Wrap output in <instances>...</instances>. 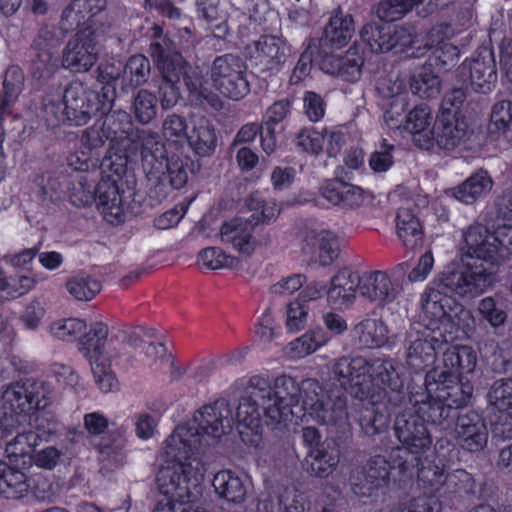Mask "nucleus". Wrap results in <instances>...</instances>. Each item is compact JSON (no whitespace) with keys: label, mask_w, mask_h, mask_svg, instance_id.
<instances>
[{"label":"nucleus","mask_w":512,"mask_h":512,"mask_svg":"<svg viewBox=\"0 0 512 512\" xmlns=\"http://www.w3.org/2000/svg\"><path fill=\"white\" fill-rule=\"evenodd\" d=\"M231 411L225 402L205 405L194 413L193 419L177 426L163 442L159 453L164 462L160 469H171L175 480L198 486L207 471L201 454L210 441L219 439L232 427Z\"/></svg>","instance_id":"1"},{"label":"nucleus","mask_w":512,"mask_h":512,"mask_svg":"<svg viewBox=\"0 0 512 512\" xmlns=\"http://www.w3.org/2000/svg\"><path fill=\"white\" fill-rule=\"evenodd\" d=\"M398 369L391 362H383L378 365L377 374L374 376L369 373L370 366L360 355H344L334 366V374L343 389L357 398L370 400L372 409H366L369 415L360 419L362 431L367 436L380 434L389 427L392 404L389 391L395 394V405L401 399L404 386Z\"/></svg>","instance_id":"2"},{"label":"nucleus","mask_w":512,"mask_h":512,"mask_svg":"<svg viewBox=\"0 0 512 512\" xmlns=\"http://www.w3.org/2000/svg\"><path fill=\"white\" fill-rule=\"evenodd\" d=\"M100 123L109 141L119 149L128 151L139 139L143 171L150 182L152 191L161 197L168 194L167 187L182 188L188 180L184 162L178 156L168 157L165 144L157 133L134 129L131 116L122 110L106 111Z\"/></svg>","instance_id":"3"},{"label":"nucleus","mask_w":512,"mask_h":512,"mask_svg":"<svg viewBox=\"0 0 512 512\" xmlns=\"http://www.w3.org/2000/svg\"><path fill=\"white\" fill-rule=\"evenodd\" d=\"M444 367H435L426 374L425 386L429 403L424 404L426 420L436 425L451 417L453 408L468 403L473 385L468 375L475 370L476 354H441Z\"/></svg>","instance_id":"4"},{"label":"nucleus","mask_w":512,"mask_h":512,"mask_svg":"<svg viewBox=\"0 0 512 512\" xmlns=\"http://www.w3.org/2000/svg\"><path fill=\"white\" fill-rule=\"evenodd\" d=\"M271 396L291 406L301 402L306 422L312 419L318 424L338 427L348 423L346 402L340 397L332 401L317 380L306 379L299 385L292 377L280 376L275 380Z\"/></svg>","instance_id":"5"},{"label":"nucleus","mask_w":512,"mask_h":512,"mask_svg":"<svg viewBox=\"0 0 512 512\" xmlns=\"http://www.w3.org/2000/svg\"><path fill=\"white\" fill-rule=\"evenodd\" d=\"M467 256L470 258L462 268L444 271L440 275V285L459 297L474 298L484 293L495 281V266L500 261H490L470 247L464 234Z\"/></svg>","instance_id":"6"},{"label":"nucleus","mask_w":512,"mask_h":512,"mask_svg":"<svg viewBox=\"0 0 512 512\" xmlns=\"http://www.w3.org/2000/svg\"><path fill=\"white\" fill-rule=\"evenodd\" d=\"M447 287L440 285V276L433 281L421 296V306L424 313V321H427L432 329L441 331V327L456 326L466 328L471 320V312L465 309L452 296Z\"/></svg>","instance_id":"7"},{"label":"nucleus","mask_w":512,"mask_h":512,"mask_svg":"<svg viewBox=\"0 0 512 512\" xmlns=\"http://www.w3.org/2000/svg\"><path fill=\"white\" fill-rule=\"evenodd\" d=\"M109 92V87H101L97 91L89 89L82 82H71L63 94L69 122L76 126L85 125L92 117L110 110L112 97Z\"/></svg>","instance_id":"8"},{"label":"nucleus","mask_w":512,"mask_h":512,"mask_svg":"<svg viewBox=\"0 0 512 512\" xmlns=\"http://www.w3.org/2000/svg\"><path fill=\"white\" fill-rule=\"evenodd\" d=\"M102 33L96 19L90 18L65 45L62 53L63 67L75 73L89 71L98 60Z\"/></svg>","instance_id":"9"},{"label":"nucleus","mask_w":512,"mask_h":512,"mask_svg":"<svg viewBox=\"0 0 512 512\" xmlns=\"http://www.w3.org/2000/svg\"><path fill=\"white\" fill-rule=\"evenodd\" d=\"M209 75L214 88L232 100H240L250 91L247 65L239 55L217 56L209 68Z\"/></svg>","instance_id":"10"},{"label":"nucleus","mask_w":512,"mask_h":512,"mask_svg":"<svg viewBox=\"0 0 512 512\" xmlns=\"http://www.w3.org/2000/svg\"><path fill=\"white\" fill-rule=\"evenodd\" d=\"M251 65L261 73L282 69L292 53L288 41L281 35H262L246 48Z\"/></svg>","instance_id":"11"},{"label":"nucleus","mask_w":512,"mask_h":512,"mask_svg":"<svg viewBox=\"0 0 512 512\" xmlns=\"http://www.w3.org/2000/svg\"><path fill=\"white\" fill-rule=\"evenodd\" d=\"M152 41L157 47H163L165 52L163 53L164 59H167L168 64L177 59L179 62V72L175 71L178 76V81L182 79L188 91L198 97H203L207 102L217 107L220 103L219 98L215 94L208 93L206 89L202 87V76L196 67L191 66L186 62L182 54L176 50L173 41L166 35L162 34V29L159 26L153 27V39Z\"/></svg>","instance_id":"12"},{"label":"nucleus","mask_w":512,"mask_h":512,"mask_svg":"<svg viewBox=\"0 0 512 512\" xmlns=\"http://www.w3.org/2000/svg\"><path fill=\"white\" fill-rule=\"evenodd\" d=\"M466 241L482 257L490 261H500L512 256V227H503L491 233L481 224L470 225L466 231Z\"/></svg>","instance_id":"13"},{"label":"nucleus","mask_w":512,"mask_h":512,"mask_svg":"<svg viewBox=\"0 0 512 512\" xmlns=\"http://www.w3.org/2000/svg\"><path fill=\"white\" fill-rule=\"evenodd\" d=\"M174 473L171 469H159L156 480L163 498L153 512H204L194 505L191 484L176 481Z\"/></svg>","instance_id":"14"},{"label":"nucleus","mask_w":512,"mask_h":512,"mask_svg":"<svg viewBox=\"0 0 512 512\" xmlns=\"http://www.w3.org/2000/svg\"><path fill=\"white\" fill-rule=\"evenodd\" d=\"M392 466L381 455L372 457L364 466L352 470L350 485L355 495L370 497L389 483Z\"/></svg>","instance_id":"15"},{"label":"nucleus","mask_w":512,"mask_h":512,"mask_svg":"<svg viewBox=\"0 0 512 512\" xmlns=\"http://www.w3.org/2000/svg\"><path fill=\"white\" fill-rule=\"evenodd\" d=\"M149 55L152 58L155 66L157 67L161 79L158 84V94L161 106L163 109H169L175 106L180 97V88L178 86V76L175 71H180L179 62L177 59L168 64L167 59H164L163 47H157L153 41L149 45Z\"/></svg>","instance_id":"16"},{"label":"nucleus","mask_w":512,"mask_h":512,"mask_svg":"<svg viewBox=\"0 0 512 512\" xmlns=\"http://www.w3.org/2000/svg\"><path fill=\"white\" fill-rule=\"evenodd\" d=\"M255 224L252 220L235 218L226 221L220 228V240L224 244H229L240 254L250 256L258 243L269 244L272 240L270 232H267L259 241L253 236Z\"/></svg>","instance_id":"17"},{"label":"nucleus","mask_w":512,"mask_h":512,"mask_svg":"<svg viewBox=\"0 0 512 512\" xmlns=\"http://www.w3.org/2000/svg\"><path fill=\"white\" fill-rule=\"evenodd\" d=\"M454 434L457 445L472 453L483 450L488 443L485 420L475 411L458 415Z\"/></svg>","instance_id":"18"},{"label":"nucleus","mask_w":512,"mask_h":512,"mask_svg":"<svg viewBox=\"0 0 512 512\" xmlns=\"http://www.w3.org/2000/svg\"><path fill=\"white\" fill-rule=\"evenodd\" d=\"M462 77H469L470 84L477 92H490L497 81L496 65L493 53L487 49L479 52L470 60H465L459 67Z\"/></svg>","instance_id":"19"},{"label":"nucleus","mask_w":512,"mask_h":512,"mask_svg":"<svg viewBox=\"0 0 512 512\" xmlns=\"http://www.w3.org/2000/svg\"><path fill=\"white\" fill-rule=\"evenodd\" d=\"M119 180V175L103 174L96 186L95 201L98 209L104 219L111 224L124 221V205Z\"/></svg>","instance_id":"20"},{"label":"nucleus","mask_w":512,"mask_h":512,"mask_svg":"<svg viewBox=\"0 0 512 512\" xmlns=\"http://www.w3.org/2000/svg\"><path fill=\"white\" fill-rule=\"evenodd\" d=\"M395 434L403 447L412 454H421L430 449L432 437L418 416H399L395 421Z\"/></svg>","instance_id":"21"},{"label":"nucleus","mask_w":512,"mask_h":512,"mask_svg":"<svg viewBox=\"0 0 512 512\" xmlns=\"http://www.w3.org/2000/svg\"><path fill=\"white\" fill-rule=\"evenodd\" d=\"M364 58L359 49L350 47L344 55L324 54L319 60V68L326 74L355 82L361 77Z\"/></svg>","instance_id":"22"},{"label":"nucleus","mask_w":512,"mask_h":512,"mask_svg":"<svg viewBox=\"0 0 512 512\" xmlns=\"http://www.w3.org/2000/svg\"><path fill=\"white\" fill-rule=\"evenodd\" d=\"M360 274L345 267L338 271L330 281L327 290V303L336 309L350 308L360 292Z\"/></svg>","instance_id":"23"},{"label":"nucleus","mask_w":512,"mask_h":512,"mask_svg":"<svg viewBox=\"0 0 512 512\" xmlns=\"http://www.w3.org/2000/svg\"><path fill=\"white\" fill-rule=\"evenodd\" d=\"M235 421L241 440L248 446L257 447L262 440V424L256 400L251 396L242 397L236 409Z\"/></svg>","instance_id":"24"},{"label":"nucleus","mask_w":512,"mask_h":512,"mask_svg":"<svg viewBox=\"0 0 512 512\" xmlns=\"http://www.w3.org/2000/svg\"><path fill=\"white\" fill-rule=\"evenodd\" d=\"M360 295L369 301L391 303L400 295L401 288L384 271H369L360 275Z\"/></svg>","instance_id":"25"},{"label":"nucleus","mask_w":512,"mask_h":512,"mask_svg":"<svg viewBox=\"0 0 512 512\" xmlns=\"http://www.w3.org/2000/svg\"><path fill=\"white\" fill-rule=\"evenodd\" d=\"M352 338L357 349H393L388 329L383 321L366 318L352 329Z\"/></svg>","instance_id":"26"},{"label":"nucleus","mask_w":512,"mask_h":512,"mask_svg":"<svg viewBox=\"0 0 512 512\" xmlns=\"http://www.w3.org/2000/svg\"><path fill=\"white\" fill-rule=\"evenodd\" d=\"M432 133L431 145L435 142L438 147L451 150L465 139L467 125L453 113H441L437 118Z\"/></svg>","instance_id":"27"},{"label":"nucleus","mask_w":512,"mask_h":512,"mask_svg":"<svg viewBox=\"0 0 512 512\" xmlns=\"http://www.w3.org/2000/svg\"><path fill=\"white\" fill-rule=\"evenodd\" d=\"M355 33L352 15L334 10L326 23L320 39L321 46L340 49L346 46Z\"/></svg>","instance_id":"28"},{"label":"nucleus","mask_w":512,"mask_h":512,"mask_svg":"<svg viewBox=\"0 0 512 512\" xmlns=\"http://www.w3.org/2000/svg\"><path fill=\"white\" fill-rule=\"evenodd\" d=\"M303 251L312 252L317 247V261L321 266L331 265L337 259L340 251L338 237L328 230H307L303 236Z\"/></svg>","instance_id":"29"},{"label":"nucleus","mask_w":512,"mask_h":512,"mask_svg":"<svg viewBox=\"0 0 512 512\" xmlns=\"http://www.w3.org/2000/svg\"><path fill=\"white\" fill-rule=\"evenodd\" d=\"M442 332L428 323L413 324L405 338V349L407 352H448L447 343L440 340Z\"/></svg>","instance_id":"30"},{"label":"nucleus","mask_w":512,"mask_h":512,"mask_svg":"<svg viewBox=\"0 0 512 512\" xmlns=\"http://www.w3.org/2000/svg\"><path fill=\"white\" fill-rule=\"evenodd\" d=\"M191 129L186 141L192 150L199 156L211 155L217 146V137L212 122L200 114L190 117Z\"/></svg>","instance_id":"31"},{"label":"nucleus","mask_w":512,"mask_h":512,"mask_svg":"<svg viewBox=\"0 0 512 512\" xmlns=\"http://www.w3.org/2000/svg\"><path fill=\"white\" fill-rule=\"evenodd\" d=\"M340 461L339 447L330 442H323L322 446L309 449L305 458L307 471L320 478L329 476Z\"/></svg>","instance_id":"32"},{"label":"nucleus","mask_w":512,"mask_h":512,"mask_svg":"<svg viewBox=\"0 0 512 512\" xmlns=\"http://www.w3.org/2000/svg\"><path fill=\"white\" fill-rule=\"evenodd\" d=\"M396 232L405 247L415 249L422 246L424 240L423 228L410 204L398 209Z\"/></svg>","instance_id":"33"},{"label":"nucleus","mask_w":512,"mask_h":512,"mask_svg":"<svg viewBox=\"0 0 512 512\" xmlns=\"http://www.w3.org/2000/svg\"><path fill=\"white\" fill-rule=\"evenodd\" d=\"M449 473L442 462L424 461L419 463L416 484L424 494L437 496L448 484Z\"/></svg>","instance_id":"34"},{"label":"nucleus","mask_w":512,"mask_h":512,"mask_svg":"<svg viewBox=\"0 0 512 512\" xmlns=\"http://www.w3.org/2000/svg\"><path fill=\"white\" fill-rule=\"evenodd\" d=\"M432 120L431 110L426 104L416 106L406 116L404 128L413 134L414 142L422 148L431 146Z\"/></svg>","instance_id":"35"},{"label":"nucleus","mask_w":512,"mask_h":512,"mask_svg":"<svg viewBox=\"0 0 512 512\" xmlns=\"http://www.w3.org/2000/svg\"><path fill=\"white\" fill-rule=\"evenodd\" d=\"M493 181L486 171L480 170L453 189V196L465 204H473L492 189Z\"/></svg>","instance_id":"36"},{"label":"nucleus","mask_w":512,"mask_h":512,"mask_svg":"<svg viewBox=\"0 0 512 512\" xmlns=\"http://www.w3.org/2000/svg\"><path fill=\"white\" fill-rule=\"evenodd\" d=\"M28 396L26 381L12 383L3 392L2 399L4 405L8 406L10 411L5 412L3 416H0V421L5 423L6 417L12 418L13 426L10 428L11 432L18 423L15 416L31 412Z\"/></svg>","instance_id":"37"},{"label":"nucleus","mask_w":512,"mask_h":512,"mask_svg":"<svg viewBox=\"0 0 512 512\" xmlns=\"http://www.w3.org/2000/svg\"><path fill=\"white\" fill-rule=\"evenodd\" d=\"M122 334V341L127 343L132 349H140L142 351L159 350L164 352H171L178 349L175 343L164 334L156 333L154 331L145 332L143 337H140L136 330L127 331L120 330Z\"/></svg>","instance_id":"38"},{"label":"nucleus","mask_w":512,"mask_h":512,"mask_svg":"<svg viewBox=\"0 0 512 512\" xmlns=\"http://www.w3.org/2000/svg\"><path fill=\"white\" fill-rule=\"evenodd\" d=\"M360 37L373 53H385L395 48L392 27L388 24L367 23L360 30Z\"/></svg>","instance_id":"39"},{"label":"nucleus","mask_w":512,"mask_h":512,"mask_svg":"<svg viewBox=\"0 0 512 512\" xmlns=\"http://www.w3.org/2000/svg\"><path fill=\"white\" fill-rule=\"evenodd\" d=\"M432 62L425 64L410 78V89L421 98H433L440 92L441 81L432 69Z\"/></svg>","instance_id":"40"},{"label":"nucleus","mask_w":512,"mask_h":512,"mask_svg":"<svg viewBox=\"0 0 512 512\" xmlns=\"http://www.w3.org/2000/svg\"><path fill=\"white\" fill-rule=\"evenodd\" d=\"M216 493L230 502H241L246 494L241 479L229 470L218 472L213 479Z\"/></svg>","instance_id":"41"},{"label":"nucleus","mask_w":512,"mask_h":512,"mask_svg":"<svg viewBox=\"0 0 512 512\" xmlns=\"http://www.w3.org/2000/svg\"><path fill=\"white\" fill-rule=\"evenodd\" d=\"M41 441L42 434L37 431L19 433L6 444L5 455L11 464H18L19 460L30 455Z\"/></svg>","instance_id":"42"},{"label":"nucleus","mask_w":512,"mask_h":512,"mask_svg":"<svg viewBox=\"0 0 512 512\" xmlns=\"http://www.w3.org/2000/svg\"><path fill=\"white\" fill-rule=\"evenodd\" d=\"M89 362L95 382L104 393L118 389V381L111 370V361L108 354H89Z\"/></svg>","instance_id":"43"},{"label":"nucleus","mask_w":512,"mask_h":512,"mask_svg":"<svg viewBox=\"0 0 512 512\" xmlns=\"http://www.w3.org/2000/svg\"><path fill=\"white\" fill-rule=\"evenodd\" d=\"M101 282L86 273L70 277L66 282L69 294L78 301H90L101 291Z\"/></svg>","instance_id":"44"},{"label":"nucleus","mask_w":512,"mask_h":512,"mask_svg":"<svg viewBox=\"0 0 512 512\" xmlns=\"http://www.w3.org/2000/svg\"><path fill=\"white\" fill-rule=\"evenodd\" d=\"M151 74V64L142 54L131 56L123 68V82L137 88L147 82Z\"/></svg>","instance_id":"45"},{"label":"nucleus","mask_w":512,"mask_h":512,"mask_svg":"<svg viewBox=\"0 0 512 512\" xmlns=\"http://www.w3.org/2000/svg\"><path fill=\"white\" fill-rule=\"evenodd\" d=\"M108 325L101 321L90 324L89 330L79 338V349L85 352H101L105 349L108 341Z\"/></svg>","instance_id":"46"},{"label":"nucleus","mask_w":512,"mask_h":512,"mask_svg":"<svg viewBox=\"0 0 512 512\" xmlns=\"http://www.w3.org/2000/svg\"><path fill=\"white\" fill-rule=\"evenodd\" d=\"M246 206L250 211L259 213V215L253 214L252 221L255 227L258 223H269L276 219L280 213V208L274 201H267L264 199L261 193L254 192L249 195L246 199Z\"/></svg>","instance_id":"47"},{"label":"nucleus","mask_w":512,"mask_h":512,"mask_svg":"<svg viewBox=\"0 0 512 512\" xmlns=\"http://www.w3.org/2000/svg\"><path fill=\"white\" fill-rule=\"evenodd\" d=\"M87 329V324L79 318H66L54 321L49 328L50 334L59 340L73 342L79 340Z\"/></svg>","instance_id":"48"},{"label":"nucleus","mask_w":512,"mask_h":512,"mask_svg":"<svg viewBox=\"0 0 512 512\" xmlns=\"http://www.w3.org/2000/svg\"><path fill=\"white\" fill-rule=\"evenodd\" d=\"M29 485L23 472L10 468L0 479V493L7 499H20L28 492Z\"/></svg>","instance_id":"49"},{"label":"nucleus","mask_w":512,"mask_h":512,"mask_svg":"<svg viewBox=\"0 0 512 512\" xmlns=\"http://www.w3.org/2000/svg\"><path fill=\"white\" fill-rule=\"evenodd\" d=\"M25 381L31 411L43 410L48 407L53 398L51 385L45 381L32 378L26 379Z\"/></svg>","instance_id":"50"},{"label":"nucleus","mask_w":512,"mask_h":512,"mask_svg":"<svg viewBox=\"0 0 512 512\" xmlns=\"http://www.w3.org/2000/svg\"><path fill=\"white\" fill-rule=\"evenodd\" d=\"M264 412L266 423L273 426L286 425L293 416L290 403L271 396L270 391H267V404L264 406Z\"/></svg>","instance_id":"51"},{"label":"nucleus","mask_w":512,"mask_h":512,"mask_svg":"<svg viewBox=\"0 0 512 512\" xmlns=\"http://www.w3.org/2000/svg\"><path fill=\"white\" fill-rule=\"evenodd\" d=\"M329 339L322 329L310 330L289 343L290 352H315Z\"/></svg>","instance_id":"52"},{"label":"nucleus","mask_w":512,"mask_h":512,"mask_svg":"<svg viewBox=\"0 0 512 512\" xmlns=\"http://www.w3.org/2000/svg\"><path fill=\"white\" fill-rule=\"evenodd\" d=\"M199 262L208 269L217 270L222 268H234L238 265L237 258L226 255L218 247H207L198 255Z\"/></svg>","instance_id":"53"},{"label":"nucleus","mask_w":512,"mask_h":512,"mask_svg":"<svg viewBox=\"0 0 512 512\" xmlns=\"http://www.w3.org/2000/svg\"><path fill=\"white\" fill-rule=\"evenodd\" d=\"M488 402L499 410L512 408V378L495 381L488 394Z\"/></svg>","instance_id":"54"},{"label":"nucleus","mask_w":512,"mask_h":512,"mask_svg":"<svg viewBox=\"0 0 512 512\" xmlns=\"http://www.w3.org/2000/svg\"><path fill=\"white\" fill-rule=\"evenodd\" d=\"M133 108L135 117L139 122L149 123L157 112L154 94L146 89L139 90L134 98Z\"/></svg>","instance_id":"55"},{"label":"nucleus","mask_w":512,"mask_h":512,"mask_svg":"<svg viewBox=\"0 0 512 512\" xmlns=\"http://www.w3.org/2000/svg\"><path fill=\"white\" fill-rule=\"evenodd\" d=\"M162 128L163 134L168 140L181 143L188 137L189 126L184 116L175 113L167 115Z\"/></svg>","instance_id":"56"},{"label":"nucleus","mask_w":512,"mask_h":512,"mask_svg":"<svg viewBox=\"0 0 512 512\" xmlns=\"http://www.w3.org/2000/svg\"><path fill=\"white\" fill-rule=\"evenodd\" d=\"M490 121L491 128L503 135L512 131V102L507 100L497 102L492 108Z\"/></svg>","instance_id":"57"},{"label":"nucleus","mask_w":512,"mask_h":512,"mask_svg":"<svg viewBox=\"0 0 512 512\" xmlns=\"http://www.w3.org/2000/svg\"><path fill=\"white\" fill-rule=\"evenodd\" d=\"M109 140L99 122L86 128L80 137V145L85 151L90 152L95 158H99V150Z\"/></svg>","instance_id":"58"},{"label":"nucleus","mask_w":512,"mask_h":512,"mask_svg":"<svg viewBox=\"0 0 512 512\" xmlns=\"http://www.w3.org/2000/svg\"><path fill=\"white\" fill-rule=\"evenodd\" d=\"M96 186L94 181H89L87 176H80L71 189V202L78 207L87 206L95 201Z\"/></svg>","instance_id":"59"},{"label":"nucleus","mask_w":512,"mask_h":512,"mask_svg":"<svg viewBox=\"0 0 512 512\" xmlns=\"http://www.w3.org/2000/svg\"><path fill=\"white\" fill-rule=\"evenodd\" d=\"M376 89L385 102L402 98L407 99L406 84L398 77L386 76L377 81Z\"/></svg>","instance_id":"60"},{"label":"nucleus","mask_w":512,"mask_h":512,"mask_svg":"<svg viewBox=\"0 0 512 512\" xmlns=\"http://www.w3.org/2000/svg\"><path fill=\"white\" fill-rule=\"evenodd\" d=\"M36 56L31 62V73L34 78L47 79L52 76L56 69L54 51L37 50Z\"/></svg>","instance_id":"61"},{"label":"nucleus","mask_w":512,"mask_h":512,"mask_svg":"<svg viewBox=\"0 0 512 512\" xmlns=\"http://www.w3.org/2000/svg\"><path fill=\"white\" fill-rule=\"evenodd\" d=\"M407 106L408 100L402 98H397L383 103V119L390 129H398L401 127L404 120L406 121V116H404V113L407 109Z\"/></svg>","instance_id":"62"},{"label":"nucleus","mask_w":512,"mask_h":512,"mask_svg":"<svg viewBox=\"0 0 512 512\" xmlns=\"http://www.w3.org/2000/svg\"><path fill=\"white\" fill-rule=\"evenodd\" d=\"M283 512H307V498L295 487H286L280 495Z\"/></svg>","instance_id":"63"},{"label":"nucleus","mask_w":512,"mask_h":512,"mask_svg":"<svg viewBox=\"0 0 512 512\" xmlns=\"http://www.w3.org/2000/svg\"><path fill=\"white\" fill-rule=\"evenodd\" d=\"M442 502L434 495L424 494L411 498L404 504L405 512H442Z\"/></svg>","instance_id":"64"}]
</instances>
